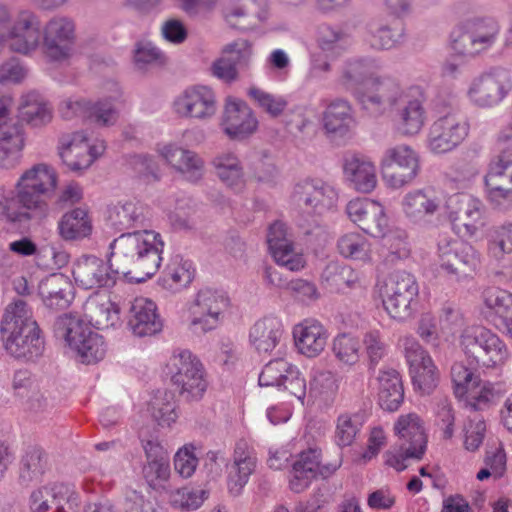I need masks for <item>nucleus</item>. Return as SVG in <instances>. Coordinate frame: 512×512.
Segmentation results:
<instances>
[{
    "mask_svg": "<svg viewBox=\"0 0 512 512\" xmlns=\"http://www.w3.org/2000/svg\"><path fill=\"white\" fill-rule=\"evenodd\" d=\"M460 344L466 355L467 364L456 362L451 367L454 394L458 398L479 387V367L501 365L509 356L507 346L499 336L482 326L465 329L461 334Z\"/></svg>",
    "mask_w": 512,
    "mask_h": 512,
    "instance_id": "1",
    "label": "nucleus"
},
{
    "mask_svg": "<svg viewBox=\"0 0 512 512\" xmlns=\"http://www.w3.org/2000/svg\"><path fill=\"white\" fill-rule=\"evenodd\" d=\"M163 247L160 234L154 231L122 233L110 244L111 265L129 281L144 282L158 271Z\"/></svg>",
    "mask_w": 512,
    "mask_h": 512,
    "instance_id": "2",
    "label": "nucleus"
},
{
    "mask_svg": "<svg viewBox=\"0 0 512 512\" xmlns=\"http://www.w3.org/2000/svg\"><path fill=\"white\" fill-rule=\"evenodd\" d=\"M0 337L5 351L15 359L35 361L45 350L42 330L22 299H14L6 306L0 322Z\"/></svg>",
    "mask_w": 512,
    "mask_h": 512,
    "instance_id": "3",
    "label": "nucleus"
},
{
    "mask_svg": "<svg viewBox=\"0 0 512 512\" xmlns=\"http://www.w3.org/2000/svg\"><path fill=\"white\" fill-rule=\"evenodd\" d=\"M418 294L419 287L414 275L404 270L394 271L384 285V308L391 318L405 321L417 311Z\"/></svg>",
    "mask_w": 512,
    "mask_h": 512,
    "instance_id": "4",
    "label": "nucleus"
},
{
    "mask_svg": "<svg viewBox=\"0 0 512 512\" xmlns=\"http://www.w3.org/2000/svg\"><path fill=\"white\" fill-rule=\"evenodd\" d=\"M500 32L498 22L492 17L468 19L452 33L453 49L462 55H475L490 48Z\"/></svg>",
    "mask_w": 512,
    "mask_h": 512,
    "instance_id": "5",
    "label": "nucleus"
},
{
    "mask_svg": "<svg viewBox=\"0 0 512 512\" xmlns=\"http://www.w3.org/2000/svg\"><path fill=\"white\" fill-rule=\"evenodd\" d=\"M380 166L383 180L392 188H401L410 183L420 169L417 153L404 144L386 149Z\"/></svg>",
    "mask_w": 512,
    "mask_h": 512,
    "instance_id": "6",
    "label": "nucleus"
},
{
    "mask_svg": "<svg viewBox=\"0 0 512 512\" xmlns=\"http://www.w3.org/2000/svg\"><path fill=\"white\" fill-rule=\"evenodd\" d=\"M337 199L334 187L319 178L298 181L291 194V201L299 210L318 216L331 210Z\"/></svg>",
    "mask_w": 512,
    "mask_h": 512,
    "instance_id": "7",
    "label": "nucleus"
},
{
    "mask_svg": "<svg viewBox=\"0 0 512 512\" xmlns=\"http://www.w3.org/2000/svg\"><path fill=\"white\" fill-rule=\"evenodd\" d=\"M177 371L171 381L186 401L200 400L207 389L204 368L199 359L188 350L180 351L173 357Z\"/></svg>",
    "mask_w": 512,
    "mask_h": 512,
    "instance_id": "8",
    "label": "nucleus"
},
{
    "mask_svg": "<svg viewBox=\"0 0 512 512\" xmlns=\"http://www.w3.org/2000/svg\"><path fill=\"white\" fill-rule=\"evenodd\" d=\"M438 256L440 268L457 280L471 276L480 265L478 252L463 241H440Z\"/></svg>",
    "mask_w": 512,
    "mask_h": 512,
    "instance_id": "9",
    "label": "nucleus"
},
{
    "mask_svg": "<svg viewBox=\"0 0 512 512\" xmlns=\"http://www.w3.org/2000/svg\"><path fill=\"white\" fill-rule=\"evenodd\" d=\"M469 124L456 111H451L435 120L429 129L428 148L435 154L452 151L466 138Z\"/></svg>",
    "mask_w": 512,
    "mask_h": 512,
    "instance_id": "10",
    "label": "nucleus"
},
{
    "mask_svg": "<svg viewBox=\"0 0 512 512\" xmlns=\"http://www.w3.org/2000/svg\"><path fill=\"white\" fill-rule=\"evenodd\" d=\"M13 100L0 95V168L13 169L22 158L24 134L17 124L8 125Z\"/></svg>",
    "mask_w": 512,
    "mask_h": 512,
    "instance_id": "11",
    "label": "nucleus"
},
{
    "mask_svg": "<svg viewBox=\"0 0 512 512\" xmlns=\"http://www.w3.org/2000/svg\"><path fill=\"white\" fill-rule=\"evenodd\" d=\"M15 189V196L5 209L9 221L19 223L26 221L40 222L46 218L49 212L47 203L49 195L44 194L41 189H33V186L18 182Z\"/></svg>",
    "mask_w": 512,
    "mask_h": 512,
    "instance_id": "12",
    "label": "nucleus"
},
{
    "mask_svg": "<svg viewBox=\"0 0 512 512\" xmlns=\"http://www.w3.org/2000/svg\"><path fill=\"white\" fill-rule=\"evenodd\" d=\"M400 85L393 79L376 77L365 87L363 92H357V100L362 109L373 117H379L394 109L402 99Z\"/></svg>",
    "mask_w": 512,
    "mask_h": 512,
    "instance_id": "13",
    "label": "nucleus"
},
{
    "mask_svg": "<svg viewBox=\"0 0 512 512\" xmlns=\"http://www.w3.org/2000/svg\"><path fill=\"white\" fill-rule=\"evenodd\" d=\"M79 495L74 486L52 483L32 491L29 498L30 512H76Z\"/></svg>",
    "mask_w": 512,
    "mask_h": 512,
    "instance_id": "14",
    "label": "nucleus"
},
{
    "mask_svg": "<svg viewBox=\"0 0 512 512\" xmlns=\"http://www.w3.org/2000/svg\"><path fill=\"white\" fill-rule=\"evenodd\" d=\"M413 386L422 394H430L437 386L438 371L428 352L413 337L403 339Z\"/></svg>",
    "mask_w": 512,
    "mask_h": 512,
    "instance_id": "15",
    "label": "nucleus"
},
{
    "mask_svg": "<svg viewBox=\"0 0 512 512\" xmlns=\"http://www.w3.org/2000/svg\"><path fill=\"white\" fill-rule=\"evenodd\" d=\"M252 53V45L245 39L225 45L211 66L212 74L228 84L237 81L241 73L249 70Z\"/></svg>",
    "mask_w": 512,
    "mask_h": 512,
    "instance_id": "16",
    "label": "nucleus"
},
{
    "mask_svg": "<svg viewBox=\"0 0 512 512\" xmlns=\"http://www.w3.org/2000/svg\"><path fill=\"white\" fill-rule=\"evenodd\" d=\"M75 283L83 289L109 288L116 284L118 273L108 262L94 255H82L73 264Z\"/></svg>",
    "mask_w": 512,
    "mask_h": 512,
    "instance_id": "17",
    "label": "nucleus"
},
{
    "mask_svg": "<svg viewBox=\"0 0 512 512\" xmlns=\"http://www.w3.org/2000/svg\"><path fill=\"white\" fill-rule=\"evenodd\" d=\"M512 90V79L508 71L494 69L475 79L470 88L471 100L480 107H491L500 103Z\"/></svg>",
    "mask_w": 512,
    "mask_h": 512,
    "instance_id": "18",
    "label": "nucleus"
},
{
    "mask_svg": "<svg viewBox=\"0 0 512 512\" xmlns=\"http://www.w3.org/2000/svg\"><path fill=\"white\" fill-rule=\"evenodd\" d=\"M75 43V25L65 17L51 19L43 33V50L50 60L67 59Z\"/></svg>",
    "mask_w": 512,
    "mask_h": 512,
    "instance_id": "19",
    "label": "nucleus"
},
{
    "mask_svg": "<svg viewBox=\"0 0 512 512\" xmlns=\"http://www.w3.org/2000/svg\"><path fill=\"white\" fill-rule=\"evenodd\" d=\"M346 212L351 221L372 237H380L388 227L384 207L376 201L369 199L351 200L347 204Z\"/></svg>",
    "mask_w": 512,
    "mask_h": 512,
    "instance_id": "20",
    "label": "nucleus"
},
{
    "mask_svg": "<svg viewBox=\"0 0 512 512\" xmlns=\"http://www.w3.org/2000/svg\"><path fill=\"white\" fill-rule=\"evenodd\" d=\"M394 430L398 436L396 447L402 450L406 457L421 459L426 450L427 437L419 416L415 413L400 416Z\"/></svg>",
    "mask_w": 512,
    "mask_h": 512,
    "instance_id": "21",
    "label": "nucleus"
},
{
    "mask_svg": "<svg viewBox=\"0 0 512 512\" xmlns=\"http://www.w3.org/2000/svg\"><path fill=\"white\" fill-rule=\"evenodd\" d=\"M482 296L486 319L512 337V293L499 287H488Z\"/></svg>",
    "mask_w": 512,
    "mask_h": 512,
    "instance_id": "22",
    "label": "nucleus"
},
{
    "mask_svg": "<svg viewBox=\"0 0 512 512\" xmlns=\"http://www.w3.org/2000/svg\"><path fill=\"white\" fill-rule=\"evenodd\" d=\"M343 173L349 186L359 193H371L377 186L376 167L361 153H347L344 156Z\"/></svg>",
    "mask_w": 512,
    "mask_h": 512,
    "instance_id": "23",
    "label": "nucleus"
},
{
    "mask_svg": "<svg viewBox=\"0 0 512 512\" xmlns=\"http://www.w3.org/2000/svg\"><path fill=\"white\" fill-rule=\"evenodd\" d=\"M338 467L339 465L336 464L320 467L319 453L316 450L303 451L292 466L290 488L295 493H301L308 488L318 474L326 478L333 474Z\"/></svg>",
    "mask_w": 512,
    "mask_h": 512,
    "instance_id": "24",
    "label": "nucleus"
},
{
    "mask_svg": "<svg viewBox=\"0 0 512 512\" xmlns=\"http://www.w3.org/2000/svg\"><path fill=\"white\" fill-rule=\"evenodd\" d=\"M176 112L184 117L206 119L216 112L214 92L206 86L186 89L175 102Z\"/></svg>",
    "mask_w": 512,
    "mask_h": 512,
    "instance_id": "25",
    "label": "nucleus"
},
{
    "mask_svg": "<svg viewBox=\"0 0 512 512\" xmlns=\"http://www.w3.org/2000/svg\"><path fill=\"white\" fill-rule=\"evenodd\" d=\"M222 126L232 140H243L255 132L258 121L251 108L242 100H228Z\"/></svg>",
    "mask_w": 512,
    "mask_h": 512,
    "instance_id": "26",
    "label": "nucleus"
},
{
    "mask_svg": "<svg viewBox=\"0 0 512 512\" xmlns=\"http://www.w3.org/2000/svg\"><path fill=\"white\" fill-rule=\"evenodd\" d=\"M228 306V299L209 288L198 292L193 307L192 326L199 327L201 331L207 332L219 323V316Z\"/></svg>",
    "mask_w": 512,
    "mask_h": 512,
    "instance_id": "27",
    "label": "nucleus"
},
{
    "mask_svg": "<svg viewBox=\"0 0 512 512\" xmlns=\"http://www.w3.org/2000/svg\"><path fill=\"white\" fill-rule=\"evenodd\" d=\"M322 123L332 141L350 138L356 126L350 103L344 99L333 100L323 112Z\"/></svg>",
    "mask_w": 512,
    "mask_h": 512,
    "instance_id": "28",
    "label": "nucleus"
},
{
    "mask_svg": "<svg viewBox=\"0 0 512 512\" xmlns=\"http://www.w3.org/2000/svg\"><path fill=\"white\" fill-rule=\"evenodd\" d=\"M127 325L139 337L159 333L163 323L155 302L143 297L135 298L129 309Z\"/></svg>",
    "mask_w": 512,
    "mask_h": 512,
    "instance_id": "29",
    "label": "nucleus"
},
{
    "mask_svg": "<svg viewBox=\"0 0 512 512\" xmlns=\"http://www.w3.org/2000/svg\"><path fill=\"white\" fill-rule=\"evenodd\" d=\"M267 243L275 261L289 271H299L305 265L301 255L295 254L293 243L287 239L286 225L275 221L270 225L267 234Z\"/></svg>",
    "mask_w": 512,
    "mask_h": 512,
    "instance_id": "30",
    "label": "nucleus"
},
{
    "mask_svg": "<svg viewBox=\"0 0 512 512\" xmlns=\"http://www.w3.org/2000/svg\"><path fill=\"white\" fill-rule=\"evenodd\" d=\"M256 461L253 447L244 439L237 441L233 463L228 472V488L232 495L238 496L241 493L256 468Z\"/></svg>",
    "mask_w": 512,
    "mask_h": 512,
    "instance_id": "31",
    "label": "nucleus"
},
{
    "mask_svg": "<svg viewBox=\"0 0 512 512\" xmlns=\"http://www.w3.org/2000/svg\"><path fill=\"white\" fill-rule=\"evenodd\" d=\"M41 35L38 18L29 11H23L12 26L9 46L15 52L28 54L38 47Z\"/></svg>",
    "mask_w": 512,
    "mask_h": 512,
    "instance_id": "32",
    "label": "nucleus"
},
{
    "mask_svg": "<svg viewBox=\"0 0 512 512\" xmlns=\"http://www.w3.org/2000/svg\"><path fill=\"white\" fill-rule=\"evenodd\" d=\"M60 112L65 119L73 116H79L83 119L94 121L100 126L113 125L117 120V111L108 101H98L92 103L89 100L67 101L60 108Z\"/></svg>",
    "mask_w": 512,
    "mask_h": 512,
    "instance_id": "33",
    "label": "nucleus"
},
{
    "mask_svg": "<svg viewBox=\"0 0 512 512\" xmlns=\"http://www.w3.org/2000/svg\"><path fill=\"white\" fill-rule=\"evenodd\" d=\"M39 294L45 307L53 311H60L67 309L71 304L73 286L67 276L54 273L40 282Z\"/></svg>",
    "mask_w": 512,
    "mask_h": 512,
    "instance_id": "34",
    "label": "nucleus"
},
{
    "mask_svg": "<svg viewBox=\"0 0 512 512\" xmlns=\"http://www.w3.org/2000/svg\"><path fill=\"white\" fill-rule=\"evenodd\" d=\"M160 153L171 166L186 174L189 181L197 182L202 178L204 163L195 152L168 144L160 150Z\"/></svg>",
    "mask_w": 512,
    "mask_h": 512,
    "instance_id": "35",
    "label": "nucleus"
},
{
    "mask_svg": "<svg viewBox=\"0 0 512 512\" xmlns=\"http://www.w3.org/2000/svg\"><path fill=\"white\" fill-rule=\"evenodd\" d=\"M293 335L299 351L310 358L318 356L327 343L326 330L318 322L305 321L297 325Z\"/></svg>",
    "mask_w": 512,
    "mask_h": 512,
    "instance_id": "36",
    "label": "nucleus"
},
{
    "mask_svg": "<svg viewBox=\"0 0 512 512\" xmlns=\"http://www.w3.org/2000/svg\"><path fill=\"white\" fill-rule=\"evenodd\" d=\"M378 382L380 407L389 412L398 410L404 400V388L399 372L392 368L382 370Z\"/></svg>",
    "mask_w": 512,
    "mask_h": 512,
    "instance_id": "37",
    "label": "nucleus"
},
{
    "mask_svg": "<svg viewBox=\"0 0 512 512\" xmlns=\"http://www.w3.org/2000/svg\"><path fill=\"white\" fill-rule=\"evenodd\" d=\"M282 335L281 322L275 317H264L252 326L249 338L259 353H269L279 344Z\"/></svg>",
    "mask_w": 512,
    "mask_h": 512,
    "instance_id": "38",
    "label": "nucleus"
},
{
    "mask_svg": "<svg viewBox=\"0 0 512 512\" xmlns=\"http://www.w3.org/2000/svg\"><path fill=\"white\" fill-rule=\"evenodd\" d=\"M69 346L75 350L84 364H93L102 360L106 353L103 337L92 331L86 324L82 326V332Z\"/></svg>",
    "mask_w": 512,
    "mask_h": 512,
    "instance_id": "39",
    "label": "nucleus"
},
{
    "mask_svg": "<svg viewBox=\"0 0 512 512\" xmlns=\"http://www.w3.org/2000/svg\"><path fill=\"white\" fill-rule=\"evenodd\" d=\"M377 65L372 60L357 59L346 63L341 76V84L357 98V92H363L361 87L375 79Z\"/></svg>",
    "mask_w": 512,
    "mask_h": 512,
    "instance_id": "40",
    "label": "nucleus"
},
{
    "mask_svg": "<svg viewBox=\"0 0 512 512\" xmlns=\"http://www.w3.org/2000/svg\"><path fill=\"white\" fill-rule=\"evenodd\" d=\"M266 4V0H250L249 6L226 8L223 15L232 28L241 31L252 30L257 25L256 19L261 21L265 18Z\"/></svg>",
    "mask_w": 512,
    "mask_h": 512,
    "instance_id": "41",
    "label": "nucleus"
},
{
    "mask_svg": "<svg viewBox=\"0 0 512 512\" xmlns=\"http://www.w3.org/2000/svg\"><path fill=\"white\" fill-rule=\"evenodd\" d=\"M402 206L405 215L411 221L420 222L439 209V200L431 191L419 189L409 192Z\"/></svg>",
    "mask_w": 512,
    "mask_h": 512,
    "instance_id": "42",
    "label": "nucleus"
},
{
    "mask_svg": "<svg viewBox=\"0 0 512 512\" xmlns=\"http://www.w3.org/2000/svg\"><path fill=\"white\" fill-rule=\"evenodd\" d=\"M61 238L66 241L81 240L91 234L92 224L88 212L83 208H74L64 215L58 222Z\"/></svg>",
    "mask_w": 512,
    "mask_h": 512,
    "instance_id": "43",
    "label": "nucleus"
},
{
    "mask_svg": "<svg viewBox=\"0 0 512 512\" xmlns=\"http://www.w3.org/2000/svg\"><path fill=\"white\" fill-rule=\"evenodd\" d=\"M47 466L46 453L39 447L30 448L19 462V483L27 487L33 482L40 481Z\"/></svg>",
    "mask_w": 512,
    "mask_h": 512,
    "instance_id": "44",
    "label": "nucleus"
},
{
    "mask_svg": "<svg viewBox=\"0 0 512 512\" xmlns=\"http://www.w3.org/2000/svg\"><path fill=\"white\" fill-rule=\"evenodd\" d=\"M456 204L458 207L450 211V217L458 225H462L470 233L477 229L476 224L481 219L479 203L468 195H457L449 200L448 206Z\"/></svg>",
    "mask_w": 512,
    "mask_h": 512,
    "instance_id": "45",
    "label": "nucleus"
},
{
    "mask_svg": "<svg viewBox=\"0 0 512 512\" xmlns=\"http://www.w3.org/2000/svg\"><path fill=\"white\" fill-rule=\"evenodd\" d=\"M145 220L144 207L133 202L116 205L109 212V221L117 231L143 227Z\"/></svg>",
    "mask_w": 512,
    "mask_h": 512,
    "instance_id": "46",
    "label": "nucleus"
},
{
    "mask_svg": "<svg viewBox=\"0 0 512 512\" xmlns=\"http://www.w3.org/2000/svg\"><path fill=\"white\" fill-rule=\"evenodd\" d=\"M398 129L405 135H416L425 121V109L418 99L409 100L397 112Z\"/></svg>",
    "mask_w": 512,
    "mask_h": 512,
    "instance_id": "47",
    "label": "nucleus"
},
{
    "mask_svg": "<svg viewBox=\"0 0 512 512\" xmlns=\"http://www.w3.org/2000/svg\"><path fill=\"white\" fill-rule=\"evenodd\" d=\"M18 183L33 186V189H41L44 194L50 196L57 186V174L47 164L40 163L26 170Z\"/></svg>",
    "mask_w": 512,
    "mask_h": 512,
    "instance_id": "48",
    "label": "nucleus"
},
{
    "mask_svg": "<svg viewBox=\"0 0 512 512\" xmlns=\"http://www.w3.org/2000/svg\"><path fill=\"white\" fill-rule=\"evenodd\" d=\"M364 422L363 414H341L337 418L335 430V443L338 447L351 446L360 432Z\"/></svg>",
    "mask_w": 512,
    "mask_h": 512,
    "instance_id": "49",
    "label": "nucleus"
},
{
    "mask_svg": "<svg viewBox=\"0 0 512 512\" xmlns=\"http://www.w3.org/2000/svg\"><path fill=\"white\" fill-rule=\"evenodd\" d=\"M21 115L27 123L32 126H41L50 122L52 118L51 110L46 103L42 101L37 93L27 94L22 101Z\"/></svg>",
    "mask_w": 512,
    "mask_h": 512,
    "instance_id": "50",
    "label": "nucleus"
},
{
    "mask_svg": "<svg viewBox=\"0 0 512 512\" xmlns=\"http://www.w3.org/2000/svg\"><path fill=\"white\" fill-rule=\"evenodd\" d=\"M321 277L330 288L336 291L351 288L358 281L357 274L350 266L337 262L329 263L323 270Z\"/></svg>",
    "mask_w": 512,
    "mask_h": 512,
    "instance_id": "51",
    "label": "nucleus"
},
{
    "mask_svg": "<svg viewBox=\"0 0 512 512\" xmlns=\"http://www.w3.org/2000/svg\"><path fill=\"white\" fill-rule=\"evenodd\" d=\"M119 314V306L110 300L89 306V321L98 330L116 326L120 320Z\"/></svg>",
    "mask_w": 512,
    "mask_h": 512,
    "instance_id": "52",
    "label": "nucleus"
},
{
    "mask_svg": "<svg viewBox=\"0 0 512 512\" xmlns=\"http://www.w3.org/2000/svg\"><path fill=\"white\" fill-rule=\"evenodd\" d=\"M371 45L377 49H390L403 37L404 28L400 20L394 19L390 25H371Z\"/></svg>",
    "mask_w": 512,
    "mask_h": 512,
    "instance_id": "53",
    "label": "nucleus"
},
{
    "mask_svg": "<svg viewBox=\"0 0 512 512\" xmlns=\"http://www.w3.org/2000/svg\"><path fill=\"white\" fill-rule=\"evenodd\" d=\"M151 414L160 426H171L178 418L176 403L171 392H159L150 403Z\"/></svg>",
    "mask_w": 512,
    "mask_h": 512,
    "instance_id": "54",
    "label": "nucleus"
},
{
    "mask_svg": "<svg viewBox=\"0 0 512 512\" xmlns=\"http://www.w3.org/2000/svg\"><path fill=\"white\" fill-rule=\"evenodd\" d=\"M339 253L345 258L365 261L369 258L370 243L361 234L353 232L338 240Z\"/></svg>",
    "mask_w": 512,
    "mask_h": 512,
    "instance_id": "55",
    "label": "nucleus"
},
{
    "mask_svg": "<svg viewBox=\"0 0 512 512\" xmlns=\"http://www.w3.org/2000/svg\"><path fill=\"white\" fill-rule=\"evenodd\" d=\"M359 340L347 333L339 334L333 340L332 351L343 364L352 366L359 361Z\"/></svg>",
    "mask_w": 512,
    "mask_h": 512,
    "instance_id": "56",
    "label": "nucleus"
},
{
    "mask_svg": "<svg viewBox=\"0 0 512 512\" xmlns=\"http://www.w3.org/2000/svg\"><path fill=\"white\" fill-rule=\"evenodd\" d=\"M380 237L383 239V246L388 250L387 261L393 262L397 259H405L410 255L406 231L401 229L391 230L388 233L384 231Z\"/></svg>",
    "mask_w": 512,
    "mask_h": 512,
    "instance_id": "57",
    "label": "nucleus"
},
{
    "mask_svg": "<svg viewBox=\"0 0 512 512\" xmlns=\"http://www.w3.org/2000/svg\"><path fill=\"white\" fill-rule=\"evenodd\" d=\"M85 140V136L81 133H76L73 139L60 151L62 162L70 171L80 173L91 164V161L87 159V153L89 151L88 146H85L84 155L81 158L78 157L79 153H76V149L78 148L77 142H83Z\"/></svg>",
    "mask_w": 512,
    "mask_h": 512,
    "instance_id": "58",
    "label": "nucleus"
},
{
    "mask_svg": "<svg viewBox=\"0 0 512 512\" xmlns=\"http://www.w3.org/2000/svg\"><path fill=\"white\" fill-rule=\"evenodd\" d=\"M207 498L206 490L181 488L170 493L169 502L174 508L190 511L198 509Z\"/></svg>",
    "mask_w": 512,
    "mask_h": 512,
    "instance_id": "59",
    "label": "nucleus"
},
{
    "mask_svg": "<svg viewBox=\"0 0 512 512\" xmlns=\"http://www.w3.org/2000/svg\"><path fill=\"white\" fill-rule=\"evenodd\" d=\"M490 177H493L496 186H504V183L512 184V149L503 148L497 161L490 164L489 171L485 176V185Z\"/></svg>",
    "mask_w": 512,
    "mask_h": 512,
    "instance_id": "60",
    "label": "nucleus"
},
{
    "mask_svg": "<svg viewBox=\"0 0 512 512\" xmlns=\"http://www.w3.org/2000/svg\"><path fill=\"white\" fill-rule=\"evenodd\" d=\"M291 367L292 365L283 358L270 361L264 366L259 375V385L281 387Z\"/></svg>",
    "mask_w": 512,
    "mask_h": 512,
    "instance_id": "61",
    "label": "nucleus"
},
{
    "mask_svg": "<svg viewBox=\"0 0 512 512\" xmlns=\"http://www.w3.org/2000/svg\"><path fill=\"white\" fill-rule=\"evenodd\" d=\"M143 476L148 485L157 490L165 488L170 477L169 459L146 462L142 469Z\"/></svg>",
    "mask_w": 512,
    "mask_h": 512,
    "instance_id": "62",
    "label": "nucleus"
},
{
    "mask_svg": "<svg viewBox=\"0 0 512 512\" xmlns=\"http://www.w3.org/2000/svg\"><path fill=\"white\" fill-rule=\"evenodd\" d=\"M195 276V269L190 261L180 260L179 263L169 265L164 276L165 282L176 289L187 287Z\"/></svg>",
    "mask_w": 512,
    "mask_h": 512,
    "instance_id": "63",
    "label": "nucleus"
},
{
    "mask_svg": "<svg viewBox=\"0 0 512 512\" xmlns=\"http://www.w3.org/2000/svg\"><path fill=\"white\" fill-rule=\"evenodd\" d=\"M248 96L274 118L280 116L287 106V101L282 97H275L256 87H251L248 90Z\"/></svg>",
    "mask_w": 512,
    "mask_h": 512,
    "instance_id": "64",
    "label": "nucleus"
}]
</instances>
